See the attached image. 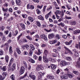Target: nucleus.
I'll return each instance as SVG.
<instances>
[{"mask_svg":"<svg viewBox=\"0 0 80 80\" xmlns=\"http://www.w3.org/2000/svg\"><path fill=\"white\" fill-rule=\"evenodd\" d=\"M68 65V62H66L65 61H62L60 63V65L61 67H63V66H66Z\"/></svg>","mask_w":80,"mask_h":80,"instance_id":"f257e3e1","label":"nucleus"},{"mask_svg":"<svg viewBox=\"0 0 80 80\" xmlns=\"http://www.w3.org/2000/svg\"><path fill=\"white\" fill-rule=\"evenodd\" d=\"M35 49V47H34V46H33V47L31 48L30 49L29 53L28 54L29 56H32V54L33 53L32 51H34Z\"/></svg>","mask_w":80,"mask_h":80,"instance_id":"f03ea898","label":"nucleus"},{"mask_svg":"<svg viewBox=\"0 0 80 80\" xmlns=\"http://www.w3.org/2000/svg\"><path fill=\"white\" fill-rule=\"evenodd\" d=\"M29 77L31 78V79H33V80H35L36 77L34 75V74L33 72H32L30 74Z\"/></svg>","mask_w":80,"mask_h":80,"instance_id":"7ed1b4c3","label":"nucleus"},{"mask_svg":"<svg viewBox=\"0 0 80 80\" xmlns=\"http://www.w3.org/2000/svg\"><path fill=\"white\" fill-rule=\"evenodd\" d=\"M45 75V73L43 72L42 73V72H40L38 73V79H41L42 77V76H43Z\"/></svg>","mask_w":80,"mask_h":80,"instance_id":"20e7f679","label":"nucleus"},{"mask_svg":"<svg viewBox=\"0 0 80 80\" xmlns=\"http://www.w3.org/2000/svg\"><path fill=\"white\" fill-rule=\"evenodd\" d=\"M43 61L44 63H48V60L47 58V56H45L44 55H43Z\"/></svg>","mask_w":80,"mask_h":80,"instance_id":"39448f33","label":"nucleus"},{"mask_svg":"<svg viewBox=\"0 0 80 80\" xmlns=\"http://www.w3.org/2000/svg\"><path fill=\"white\" fill-rule=\"evenodd\" d=\"M24 72H25V68L23 67H22L20 68V69L19 71V74L20 75H22V74H23Z\"/></svg>","mask_w":80,"mask_h":80,"instance_id":"423d86ee","label":"nucleus"},{"mask_svg":"<svg viewBox=\"0 0 80 80\" xmlns=\"http://www.w3.org/2000/svg\"><path fill=\"white\" fill-rule=\"evenodd\" d=\"M41 37L42 39H44L45 41L47 40V37H46V35L45 34H42L41 35Z\"/></svg>","mask_w":80,"mask_h":80,"instance_id":"0eeeda50","label":"nucleus"},{"mask_svg":"<svg viewBox=\"0 0 80 80\" xmlns=\"http://www.w3.org/2000/svg\"><path fill=\"white\" fill-rule=\"evenodd\" d=\"M54 36L55 34H51L48 35V38H49V39H52V38H54Z\"/></svg>","mask_w":80,"mask_h":80,"instance_id":"6e6552de","label":"nucleus"},{"mask_svg":"<svg viewBox=\"0 0 80 80\" xmlns=\"http://www.w3.org/2000/svg\"><path fill=\"white\" fill-rule=\"evenodd\" d=\"M46 77L48 79H51V80L54 79V77L52 75H47Z\"/></svg>","mask_w":80,"mask_h":80,"instance_id":"1a4fd4ad","label":"nucleus"},{"mask_svg":"<svg viewBox=\"0 0 80 80\" xmlns=\"http://www.w3.org/2000/svg\"><path fill=\"white\" fill-rule=\"evenodd\" d=\"M76 67L78 68H80V62L77 61L76 63Z\"/></svg>","mask_w":80,"mask_h":80,"instance_id":"9d476101","label":"nucleus"},{"mask_svg":"<svg viewBox=\"0 0 80 80\" xmlns=\"http://www.w3.org/2000/svg\"><path fill=\"white\" fill-rule=\"evenodd\" d=\"M51 13H52V12H50L49 13L45 15V18L47 19V20H48V17H49V16H50L51 14Z\"/></svg>","mask_w":80,"mask_h":80,"instance_id":"9b49d317","label":"nucleus"},{"mask_svg":"<svg viewBox=\"0 0 80 80\" xmlns=\"http://www.w3.org/2000/svg\"><path fill=\"white\" fill-rule=\"evenodd\" d=\"M62 79H67L68 78V76L67 75H63L61 76Z\"/></svg>","mask_w":80,"mask_h":80,"instance_id":"f8f14e48","label":"nucleus"},{"mask_svg":"<svg viewBox=\"0 0 80 80\" xmlns=\"http://www.w3.org/2000/svg\"><path fill=\"white\" fill-rule=\"evenodd\" d=\"M16 3L18 5L20 6L22 4V2L20 1V0H17Z\"/></svg>","mask_w":80,"mask_h":80,"instance_id":"ddd939ff","label":"nucleus"},{"mask_svg":"<svg viewBox=\"0 0 80 80\" xmlns=\"http://www.w3.org/2000/svg\"><path fill=\"white\" fill-rule=\"evenodd\" d=\"M80 33V30L79 29L76 30L73 32V34L76 35L77 33Z\"/></svg>","mask_w":80,"mask_h":80,"instance_id":"4468645a","label":"nucleus"},{"mask_svg":"<svg viewBox=\"0 0 80 80\" xmlns=\"http://www.w3.org/2000/svg\"><path fill=\"white\" fill-rule=\"evenodd\" d=\"M48 53V51L47 50H44V55H43L47 57V56Z\"/></svg>","mask_w":80,"mask_h":80,"instance_id":"2eb2a0df","label":"nucleus"},{"mask_svg":"<svg viewBox=\"0 0 80 80\" xmlns=\"http://www.w3.org/2000/svg\"><path fill=\"white\" fill-rule=\"evenodd\" d=\"M38 19H39V20H44V18H43V17L42 16V15H40L39 16H38Z\"/></svg>","mask_w":80,"mask_h":80,"instance_id":"dca6fc26","label":"nucleus"},{"mask_svg":"<svg viewBox=\"0 0 80 80\" xmlns=\"http://www.w3.org/2000/svg\"><path fill=\"white\" fill-rule=\"evenodd\" d=\"M28 20H29L30 22H33V21H34V19H33V17H29L28 18Z\"/></svg>","mask_w":80,"mask_h":80,"instance_id":"f3484780","label":"nucleus"},{"mask_svg":"<svg viewBox=\"0 0 80 80\" xmlns=\"http://www.w3.org/2000/svg\"><path fill=\"white\" fill-rule=\"evenodd\" d=\"M51 67L53 70H54L56 68H57V66L54 64H51Z\"/></svg>","mask_w":80,"mask_h":80,"instance_id":"a211bd4d","label":"nucleus"},{"mask_svg":"<svg viewBox=\"0 0 80 80\" xmlns=\"http://www.w3.org/2000/svg\"><path fill=\"white\" fill-rule=\"evenodd\" d=\"M5 60L7 63L8 62V60L9 59V57L7 55H6L5 58Z\"/></svg>","mask_w":80,"mask_h":80,"instance_id":"6ab92c4d","label":"nucleus"},{"mask_svg":"<svg viewBox=\"0 0 80 80\" xmlns=\"http://www.w3.org/2000/svg\"><path fill=\"white\" fill-rule=\"evenodd\" d=\"M15 69V64L14 63L12 66V71H14Z\"/></svg>","mask_w":80,"mask_h":80,"instance_id":"aec40b11","label":"nucleus"},{"mask_svg":"<svg viewBox=\"0 0 80 80\" xmlns=\"http://www.w3.org/2000/svg\"><path fill=\"white\" fill-rule=\"evenodd\" d=\"M28 61L29 62H31V63H35V61L33 59H32V58H29Z\"/></svg>","mask_w":80,"mask_h":80,"instance_id":"412c9836","label":"nucleus"},{"mask_svg":"<svg viewBox=\"0 0 80 80\" xmlns=\"http://www.w3.org/2000/svg\"><path fill=\"white\" fill-rule=\"evenodd\" d=\"M2 11L4 12H8V8H6V9H5L4 8H2Z\"/></svg>","mask_w":80,"mask_h":80,"instance_id":"4be33fe9","label":"nucleus"},{"mask_svg":"<svg viewBox=\"0 0 80 80\" xmlns=\"http://www.w3.org/2000/svg\"><path fill=\"white\" fill-rule=\"evenodd\" d=\"M38 52H36V54L38 55H40L42 53V52L40 51V50L38 49Z\"/></svg>","mask_w":80,"mask_h":80,"instance_id":"5701e85b","label":"nucleus"},{"mask_svg":"<svg viewBox=\"0 0 80 80\" xmlns=\"http://www.w3.org/2000/svg\"><path fill=\"white\" fill-rule=\"evenodd\" d=\"M56 38L58 40H59V39H60L61 37L59 34H56Z\"/></svg>","mask_w":80,"mask_h":80,"instance_id":"b1692460","label":"nucleus"},{"mask_svg":"<svg viewBox=\"0 0 80 80\" xmlns=\"http://www.w3.org/2000/svg\"><path fill=\"white\" fill-rule=\"evenodd\" d=\"M16 51L18 54H20V53H21V51H20V50L19 49V48L16 49Z\"/></svg>","mask_w":80,"mask_h":80,"instance_id":"393cba45","label":"nucleus"},{"mask_svg":"<svg viewBox=\"0 0 80 80\" xmlns=\"http://www.w3.org/2000/svg\"><path fill=\"white\" fill-rule=\"evenodd\" d=\"M63 23H64L61 22L60 23L58 24V26H60L61 25L62 27H64V24Z\"/></svg>","mask_w":80,"mask_h":80,"instance_id":"a878e982","label":"nucleus"},{"mask_svg":"<svg viewBox=\"0 0 80 80\" xmlns=\"http://www.w3.org/2000/svg\"><path fill=\"white\" fill-rule=\"evenodd\" d=\"M71 25H75L76 24H77V22H76V21H72L71 22Z\"/></svg>","mask_w":80,"mask_h":80,"instance_id":"bb28decb","label":"nucleus"},{"mask_svg":"<svg viewBox=\"0 0 80 80\" xmlns=\"http://www.w3.org/2000/svg\"><path fill=\"white\" fill-rule=\"evenodd\" d=\"M72 72L75 75H78L79 74V72L77 71H73Z\"/></svg>","mask_w":80,"mask_h":80,"instance_id":"cd10ccee","label":"nucleus"},{"mask_svg":"<svg viewBox=\"0 0 80 80\" xmlns=\"http://www.w3.org/2000/svg\"><path fill=\"white\" fill-rule=\"evenodd\" d=\"M26 37L27 38V39H28L29 40H30V41H32V38L30 37V36H26Z\"/></svg>","mask_w":80,"mask_h":80,"instance_id":"c85d7f7f","label":"nucleus"},{"mask_svg":"<svg viewBox=\"0 0 80 80\" xmlns=\"http://www.w3.org/2000/svg\"><path fill=\"white\" fill-rule=\"evenodd\" d=\"M5 79V77L3 76L0 75V80H3Z\"/></svg>","mask_w":80,"mask_h":80,"instance_id":"c756f323","label":"nucleus"},{"mask_svg":"<svg viewBox=\"0 0 80 80\" xmlns=\"http://www.w3.org/2000/svg\"><path fill=\"white\" fill-rule=\"evenodd\" d=\"M17 34H18V31H16V34L13 32H12V35L14 36H16Z\"/></svg>","mask_w":80,"mask_h":80,"instance_id":"7c9ffc66","label":"nucleus"},{"mask_svg":"<svg viewBox=\"0 0 80 80\" xmlns=\"http://www.w3.org/2000/svg\"><path fill=\"white\" fill-rule=\"evenodd\" d=\"M3 53H4V52H3V50L0 49V55H3Z\"/></svg>","mask_w":80,"mask_h":80,"instance_id":"2f4dec72","label":"nucleus"},{"mask_svg":"<svg viewBox=\"0 0 80 80\" xmlns=\"http://www.w3.org/2000/svg\"><path fill=\"white\" fill-rule=\"evenodd\" d=\"M21 26L22 28L23 29V30H25V24H21Z\"/></svg>","mask_w":80,"mask_h":80,"instance_id":"473e14b6","label":"nucleus"},{"mask_svg":"<svg viewBox=\"0 0 80 80\" xmlns=\"http://www.w3.org/2000/svg\"><path fill=\"white\" fill-rule=\"evenodd\" d=\"M27 76V73H26L24 75V76H23L21 77V79H23V78H25Z\"/></svg>","mask_w":80,"mask_h":80,"instance_id":"72a5a7b5","label":"nucleus"},{"mask_svg":"<svg viewBox=\"0 0 80 80\" xmlns=\"http://www.w3.org/2000/svg\"><path fill=\"white\" fill-rule=\"evenodd\" d=\"M52 56L54 58H56L58 57V55L56 54H53L52 55Z\"/></svg>","mask_w":80,"mask_h":80,"instance_id":"f704fd0d","label":"nucleus"},{"mask_svg":"<svg viewBox=\"0 0 80 80\" xmlns=\"http://www.w3.org/2000/svg\"><path fill=\"white\" fill-rule=\"evenodd\" d=\"M2 71H3V72H5V71H6V66H3L2 67Z\"/></svg>","mask_w":80,"mask_h":80,"instance_id":"c9c22d12","label":"nucleus"},{"mask_svg":"<svg viewBox=\"0 0 80 80\" xmlns=\"http://www.w3.org/2000/svg\"><path fill=\"white\" fill-rule=\"evenodd\" d=\"M64 48L65 49V51H67V52H70V49L68 48H67L66 47H64Z\"/></svg>","mask_w":80,"mask_h":80,"instance_id":"e433bc0d","label":"nucleus"},{"mask_svg":"<svg viewBox=\"0 0 80 80\" xmlns=\"http://www.w3.org/2000/svg\"><path fill=\"white\" fill-rule=\"evenodd\" d=\"M37 8H40V9H41V8H42V7H43V5H42L41 6L38 5L37 6Z\"/></svg>","mask_w":80,"mask_h":80,"instance_id":"4c0bfd02","label":"nucleus"},{"mask_svg":"<svg viewBox=\"0 0 80 80\" xmlns=\"http://www.w3.org/2000/svg\"><path fill=\"white\" fill-rule=\"evenodd\" d=\"M36 22L37 26H38V27H40L41 24H40V22L38 21H36Z\"/></svg>","mask_w":80,"mask_h":80,"instance_id":"58836bf2","label":"nucleus"},{"mask_svg":"<svg viewBox=\"0 0 80 80\" xmlns=\"http://www.w3.org/2000/svg\"><path fill=\"white\" fill-rule=\"evenodd\" d=\"M67 60H68V61H72V58L70 57H68L67 58Z\"/></svg>","mask_w":80,"mask_h":80,"instance_id":"ea45409f","label":"nucleus"},{"mask_svg":"<svg viewBox=\"0 0 80 80\" xmlns=\"http://www.w3.org/2000/svg\"><path fill=\"white\" fill-rule=\"evenodd\" d=\"M36 11L37 14H38V15H40V11L39 9H37L36 10Z\"/></svg>","mask_w":80,"mask_h":80,"instance_id":"a19ab883","label":"nucleus"},{"mask_svg":"<svg viewBox=\"0 0 80 80\" xmlns=\"http://www.w3.org/2000/svg\"><path fill=\"white\" fill-rule=\"evenodd\" d=\"M8 37L10 38H11L12 37V32H10L9 33V34H8Z\"/></svg>","mask_w":80,"mask_h":80,"instance_id":"79ce46f5","label":"nucleus"},{"mask_svg":"<svg viewBox=\"0 0 80 80\" xmlns=\"http://www.w3.org/2000/svg\"><path fill=\"white\" fill-rule=\"evenodd\" d=\"M75 52V53L74 54V56L78 57V52L77 51H76Z\"/></svg>","mask_w":80,"mask_h":80,"instance_id":"37998d69","label":"nucleus"},{"mask_svg":"<svg viewBox=\"0 0 80 80\" xmlns=\"http://www.w3.org/2000/svg\"><path fill=\"white\" fill-rule=\"evenodd\" d=\"M11 78L12 80H15V77L13 74L11 76Z\"/></svg>","mask_w":80,"mask_h":80,"instance_id":"c03bdc74","label":"nucleus"},{"mask_svg":"<svg viewBox=\"0 0 80 80\" xmlns=\"http://www.w3.org/2000/svg\"><path fill=\"white\" fill-rule=\"evenodd\" d=\"M23 35V34L21 33L20 35L18 37V41L20 39V37H21V36H22Z\"/></svg>","mask_w":80,"mask_h":80,"instance_id":"a18cd8bd","label":"nucleus"},{"mask_svg":"<svg viewBox=\"0 0 80 80\" xmlns=\"http://www.w3.org/2000/svg\"><path fill=\"white\" fill-rule=\"evenodd\" d=\"M30 8L31 10H33L34 8H35V7H34V6L32 5H31Z\"/></svg>","mask_w":80,"mask_h":80,"instance_id":"49530a36","label":"nucleus"},{"mask_svg":"<svg viewBox=\"0 0 80 80\" xmlns=\"http://www.w3.org/2000/svg\"><path fill=\"white\" fill-rule=\"evenodd\" d=\"M68 76L69 77V78H73V75H72V74L69 73L68 74Z\"/></svg>","mask_w":80,"mask_h":80,"instance_id":"de8ad7c7","label":"nucleus"},{"mask_svg":"<svg viewBox=\"0 0 80 80\" xmlns=\"http://www.w3.org/2000/svg\"><path fill=\"white\" fill-rule=\"evenodd\" d=\"M60 15H61V17H63V15H64V13H63V12H62L60 13Z\"/></svg>","mask_w":80,"mask_h":80,"instance_id":"09e8293b","label":"nucleus"},{"mask_svg":"<svg viewBox=\"0 0 80 80\" xmlns=\"http://www.w3.org/2000/svg\"><path fill=\"white\" fill-rule=\"evenodd\" d=\"M60 72V71L59 69H58L56 71V73L57 74H59Z\"/></svg>","mask_w":80,"mask_h":80,"instance_id":"8fccbe9b","label":"nucleus"},{"mask_svg":"<svg viewBox=\"0 0 80 80\" xmlns=\"http://www.w3.org/2000/svg\"><path fill=\"white\" fill-rule=\"evenodd\" d=\"M4 29H5L4 26H2V27H0V29L2 30V31H3Z\"/></svg>","mask_w":80,"mask_h":80,"instance_id":"3c124183","label":"nucleus"},{"mask_svg":"<svg viewBox=\"0 0 80 80\" xmlns=\"http://www.w3.org/2000/svg\"><path fill=\"white\" fill-rule=\"evenodd\" d=\"M2 75V76L4 77V78H5V77L7 76V72H3Z\"/></svg>","mask_w":80,"mask_h":80,"instance_id":"603ef678","label":"nucleus"},{"mask_svg":"<svg viewBox=\"0 0 80 80\" xmlns=\"http://www.w3.org/2000/svg\"><path fill=\"white\" fill-rule=\"evenodd\" d=\"M9 32V31H8V30H7L4 31V33H5V34H6V35H8Z\"/></svg>","mask_w":80,"mask_h":80,"instance_id":"864d4df0","label":"nucleus"},{"mask_svg":"<svg viewBox=\"0 0 80 80\" xmlns=\"http://www.w3.org/2000/svg\"><path fill=\"white\" fill-rule=\"evenodd\" d=\"M33 58L34 59H35V60H36V59H38V57L36 56V55H34Z\"/></svg>","mask_w":80,"mask_h":80,"instance_id":"5fc2aeb1","label":"nucleus"},{"mask_svg":"<svg viewBox=\"0 0 80 80\" xmlns=\"http://www.w3.org/2000/svg\"><path fill=\"white\" fill-rule=\"evenodd\" d=\"M66 19H68V20H70V19H72V18L70 17L66 16Z\"/></svg>","mask_w":80,"mask_h":80,"instance_id":"6e6d98bb","label":"nucleus"},{"mask_svg":"<svg viewBox=\"0 0 80 80\" xmlns=\"http://www.w3.org/2000/svg\"><path fill=\"white\" fill-rule=\"evenodd\" d=\"M25 47L27 48V50H29V45H27L26 46H25Z\"/></svg>","mask_w":80,"mask_h":80,"instance_id":"4d7b16f0","label":"nucleus"},{"mask_svg":"<svg viewBox=\"0 0 80 80\" xmlns=\"http://www.w3.org/2000/svg\"><path fill=\"white\" fill-rule=\"evenodd\" d=\"M65 43L66 45H70V44L68 42H66Z\"/></svg>","mask_w":80,"mask_h":80,"instance_id":"13d9d810","label":"nucleus"},{"mask_svg":"<svg viewBox=\"0 0 80 80\" xmlns=\"http://www.w3.org/2000/svg\"><path fill=\"white\" fill-rule=\"evenodd\" d=\"M56 12L57 13L58 15H59V14H60V13L62 12H61V11H60L59 10H57L56 11Z\"/></svg>","mask_w":80,"mask_h":80,"instance_id":"bf43d9fd","label":"nucleus"},{"mask_svg":"<svg viewBox=\"0 0 80 80\" xmlns=\"http://www.w3.org/2000/svg\"><path fill=\"white\" fill-rule=\"evenodd\" d=\"M23 64L25 65V67H27V64L25 62H23Z\"/></svg>","mask_w":80,"mask_h":80,"instance_id":"052dcab7","label":"nucleus"},{"mask_svg":"<svg viewBox=\"0 0 80 80\" xmlns=\"http://www.w3.org/2000/svg\"><path fill=\"white\" fill-rule=\"evenodd\" d=\"M46 9V6H45L43 8L42 10L43 12H45V9Z\"/></svg>","mask_w":80,"mask_h":80,"instance_id":"680f3d73","label":"nucleus"},{"mask_svg":"<svg viewBox=\"0 0 80 80\" xmlns=\"http://www.w3.org/2000/svg\"><path fill=\"white\" fill-rule=\"evenodd\" d=\"M62 37L63 38L66 39L67 38V36L66 35H64L62 36Z\"/></svg>","mask_w":80,"mask_h":80,"instance_id":"e2e57ef3","label":"nucleus"},{"mask_svg":"<svg viewBox=\"0 0 80 80\" xmlns=\"http://www.w3.org/2000/svg\"><path fill=\"white\" fill-rule=\"evenodd\" d=\"M9 12H13V10H12V8H10L9 9Z\"/></svg>","mask_w":80,"mask_h":80,"instance_id":"0e129e2a","label":"nucleus"},{"mask_svg":"<svg viewBox=\"0 0 80 80\" xmlns=\"http://www.w3.org/2000/svg\"><path fill=\"white\" fill-rule=\"evenodd\" d=\"M57 49L58 50L60 51L62 49V48L61 47H59Z\"/></svg>","mask_w":80,"mask_h":80,"instance_id":"69168bd1","label":"nucleus"},{"mask_svg":"<svg viewBox=\"0 0 80 80\" xmlns=\"http://www.w3.org/2000/svg\"><path fill=\"white\" fill-rule=\"evenodd\" d=\"M7 42L8 43H10L12 42V40L9 39L7 41Z\"/></svg>","mask_w":80,"mask_h":80,"instance_id":"338daca9","label":"nucleus"},{"mask_svg":"<svg viewBox=\"0 0 80 80\" xmlns=\"http://www.w3.org/2000/svg\"><path fill=\"white\" fill-rule=\"evenodd\" d=\"M39 61H41L42 60V57L39 56L38 58Z\"/></svg>","mask_w":80,"mask_h":80,"instance_id":"774afa93","label":"nucleus"}]
</instances>
